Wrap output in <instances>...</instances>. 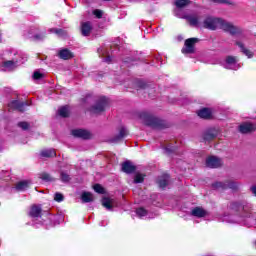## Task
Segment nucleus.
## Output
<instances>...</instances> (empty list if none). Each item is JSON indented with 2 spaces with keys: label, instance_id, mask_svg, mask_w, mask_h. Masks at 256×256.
Wrapping results in <instances>:
<instances>
[{
  "label": "nucleus",
  "instance_id": "37",
  "mask_svg": "<svg viewBox=\"0 0 256 256\" xmlns=\"http://www.w3.org/2000/svg\"><path fill=\"white\" fill-rule=\"evenodd\" d=\"M18 127L23 129V131H27V129H29V123H27V122H19L18 123Z\"/></svg>",
  "mask_w": 256,
  "mask_h": 256
},
{
  "label": "nucleus",
  "instance_id": "20",
  "mask_svg": "<svg viewBox=\"0 0 256 256\" xmlns=\"http://www.w3.org/2000/svg\"><path fill=\"white\" fill-rule=\"evenodd\" d=\"M158 185L161 189H165L167 185H169V175L163 174L158 178Z\"/></svg>",
  "mask_w": 256,
  "mask_h": 256
},
{
  "label": "nucleus",
  "instance_id": "14",
  "mask_svg": "<svg viewBox=\"0 0 256 256\" xmlns=\"http://www.w3.org/2000/svg\"><path fill=\"white\" fill-rule=\"evenodd\" d=\"M92 29H93V25L91 24V22H83L81 24V33L84 37H89Z\"/></svg>",
  "mask_w": 256,
  "mask_h": 256
},
{
  "label": "nucleus",
  "instance_id": "43",
  "mask_svg": "<svg viewBox=\"0 0 256 256\" xmlns=\"http://www.w3.org/2000/svg\"><path fill=\"white\" fill-rule=\"evenodd\" d=\"M214 3H229L227 0H213Z\"/></svg>",
  "mask_w": 256,
  "mask_h": 256
},
{
  "label": "nucleus",
  "instance_id": "5",
  "mask_svg": "<svg viewBox=\"0 0 256 256\" xmlns=\"http://www.w3.org/2000/svg\"><path fill=\"white\" fill-rule=\"evenodd\" d=\"M224 68L237 71V69L241 68V65L239 64V59H237V57L228 56L225 60Z\"/></svg>",
  "mask_w": 256,
  "mask_h": 256
},
{
  "label": "nucleus",
  "instance_id": "7",
  "mask_svg": "<svg viewBox=\"0 0 256 256\" xmlns=\"http://www.w3.org/2000/svg\"><path fill=\"white\" fill-rule=\"evenodd\" d=\"M26 39H31L32 41H43L44 35L37 33V28L32 27L24 33Z\"/></svg>",
  "mask_w": 256,
  "mask_h": 256
},
{
  "label": "nucleus",
  "instance_id": "24",
  "mask_svg": "<svg viewBox=\"0 0 256 256\" xmlns=\"http://www.w3.org/2000/svg\"><path fill=\"white\" fill-rule=\"evenodd\" d=\"M102 205L103 207H105V209L111 211L113 209V200H111L110 198H103Z\"/></svg>",
  "mask_w": 256,
  "mask_h": 256
},
{
  "label": "nucleus",
  "instance_id": "16",
  "mask_svg": "<svg viewBox=\"0 0 256 256\" xmlns=\"http://www.w3.org/2000/svg\"><path fill=\"white\" fill-rule=\"evenodd\" d=\"M240 133H251V131H255V125L252 123H243L239 126Z\"/></svg>",
  "mask_w": 256,
  "mask_h": 256
},
{
  "label": "nucleus",
  "instance_id": "8",
  "mask_svg": "<svg viewBox=\"0 0 256 256\" xmlns=\"http://www.w3.org/2000/svg\"><path fill=\"white\" fill-rule=\"evenodd\" d=\"M195 43H199L198 38H189L185 41V47L182 48V53L189 54L195 53Z\"/></svg>",
  "mask_w": 256,
  "mask_h": 256
},
{
  "label": "nucleus",
  "instance_id": "12",
  "mask_svg": "<svg viewBox=\"0 0 256 256\" xmlns=\"http://www.w3.org/2000/svg\"><path fill=\"white\" fill-rule=\"evenodd\" d=\"M191 215L193 217H198V219H201L203 217H207L209 213L207 212V210L203 209L202 207H195L194 209H192Z\"/></svg>",
  "mask_w": 256,
  "mask_h": 256
},
{
  "label": "nucleus",
  "instance_id": "29",
  "mask_svg": "<svg viewBox=\"0 0 256 256\" xmlns=\"http://www.w3.org/2000/svg\"><path fill=\"white\" fill-rule=\"evenodd\" d=\"M186 19L189 21L190 25L193 27L199 26V18L197 16H187Z\"/></svg>",
  "mask_w": 256,
  "mask_h": 256
},
{
  "label": "nucleus",
  "instance_id": "44",
  "mask_svg": "<svg viewBox=\"0 0 256 256\" xmlns=\"http://www.w3.org/2000/svg\"><path fill=\"white\" fill-rule=\"evenodd\" d=\"M166 153H172L173 148L166 147L165 148Z\"/></svg>",
  "mask_w": 256,
  "mask_h": 256
},
{
  "label": "nucleus",
  "instance_id": "10",
  "mask_svg": "<svg viewBox=\"0 0 256 256\" xmlns=\"http://www.w3.org/2000/svg\"><path fill=\"white\" fill-rule=\"evenodd\" d=\"M206 165L211 169H217V167L223 165V161L218 157L210 156L206 159Z\"/></svg>",
  "mask_w": 256,
  "mask_h": 256
},
{
  "label": "nucleus",
  "instance_id": "42",
  "mask_svg": "<svg viewBox=\"0 0 256 256\" xmlns=\"http://www.w3.org/2000/svg\"><path fill=\"white\" fill-rule=\"evenodd\" d=\"M112 58L111 56H107L106 58H104V63H111Z\"/></svg>",
  "mask_w": 256,
  "mask_h": 256
},
{
  "label": "nucleus",
  "instance_id": "38",
  "mask_svg": "<svg viewBox=\"0 0 256 256\" xmlns=\"http://www.w3.org/2000/svg\"><path fill=\"white\" fill-rule=\"evenodd\" d=\"M40 179H42V181H51V175H49L47 173H42L40 175Z\"/></svg>",
  "mask_w": 256,
  "mask_h": 256
},
{
  "label": "nucleus",
  "instance_id": "31",
  "mask_svg": "<svg viewBox=\"0 0 256 256\" xmlns=\"http://www.w3.org/2000/svg\"><path fill=\"white\" fill-rule=\"evenodd\" d=\"M25 105V103L20 102L19 100H15L12 102V107H15V109H18V111H23Z\"/></svg>",
  "mask_w": 256,
  "mask_h": 256
},
{
  "label": "nucleus",
  "instance_id": "46",
  "mask_svg": "<svg viewBox=\"0 0 256 256\" xmlns=\"http://www.w3.org/2000/svg\"><path fill=\"white\" fill-rule=\"evenodd\" d=\"M13 55H17V52H16V51H13Z\"/></svg>",
  "mask_w": 256,
  "mask_h": 256
},
{
  "label": "nucleus",
  "instance_id": "39",
  "mask_svg": "<svg viewBox=\"0 0 256 256\" xmlns=\"http://www.w3.org/2000/svg\"><path fill=\"white\" fill-rule=\"evenodd\" d=\"M143 175L141 174H136L134 178V183H143Z\"/></svg>",
  "mask_w": 256,
  "mask_h": 256
},
{
  "label": "nucleus",
  "instance_id": "9",
  "mask_svg": "<svg viewBox=\"0 0 256 256\" xmlns=\"http://www.w3.org/2000/svg\"><path fill=\"white\" fill-rule=\"evenodd\" d=\"M23 58L19 57V58H12V60H8L4 62V67L5 69H8V71H13V69H15V67H17V65H21L23 63H25V61H22Z\"/></svg>",
  "mask_w": 256,
  "mask_h": 256
},
{
  "label": "nucleus",
  "instance_id": "4",
  "mask_svg": "<svg viewBox=\"0 0 256 256\" xmlns=\"http://www.w3.org/2000/svg\"><path fill=\"white\" fill-rule=\"evenodd\" d=\"M109 105V101L107 100L106 97H102L99 99V101L96 102L94 106L91 107L90 111L91 113H103L105 109H107Z\"/></svg>",
  "mask_w": 256,
  "mask_h": 256
},
{
  "label": "nucleus",
  "instance_id": "45",
  "mask_svg": "<svg viewBox=\"0 0 256 256\" xmlns=\"http://www.w3.org/2000/svg\"><path fill=\"white\" fill-rule=\"evenodd\" d=\"M251 191L256 196V185L251 188Z\"/></svg>",
  "mask_w": 256,
  "mask_h": 256
},
{
  "label": "nucleus",
  "instance_id": "41",
  "mask_svg": "<svg viewBox=\"0 0 256 256\" xmlns=\"http://www.w3.org/2000/svg\"><path fill=\"white\" fill-rule=\"evenodd\" d=\"M48 219H49V221H50V224H53V222H51V221H54V219H57V216H54V215L49 214V215H48Z\"/></svg>",
  "mask_w": 256,
  "mask_h": 256
},
{
  "label": "nucleus",
  "instance_id": "11",
  "mask_svg": "<svg viewBox=\"0 0 256 256\" xmlns=\"http://www.w3.org/2000/svg\"><path fill=\"white\" fill-rule=\"evenodd\" d=\"M73 137H78L79 139H91V133L83 129H74L71 131Z\"/></svg>",
  "mask_w": 256,
  "mask_h": 256
},
{
  "label": "nucleus",
  "instance_id": "15",
  "mask_svg": "<svg viewBox=\"0 0 256 256\" xmlns=\"http://www.w3.org/2000/svg\"><path fill=\"white\" fill-rule=\"evenodd\" d=\"M58 57L67 61V59H73V53L69 49L65 48L58 52Z\"/></svg>",
  "mask_w": 256,
  "mask_h": 256
},
{
  "label": "nucleus",
  "instance_id": "35",
  "mask_svg": "<svg viewBox=\"0 0 256 256\" xmlns=\"http://www.w3.org/2000/svg\"><path fill=\"white\" fill-rule=\"evenodd\" d=\"M65 199V197L63 196V194L57 192L54 195V201H57V203H61V201H63Z\"/></svg>",
  "mask_w": 256,
  "mask_h": 256
},
{
  "label": "nucleus",
  "instance_id": "28",
  "mask_svg": "<svg viewBox=\"0 0 256 256\" xmlns=\"http://www.w3.org/2000/svg\"><path fill=\"white\" fill-rule=\"evenodd\" d=\"M189 3H191L190 0H176L174 2V5H176V7L178 9H183V7H187V5H189Z\"/></svg>",
  "mask_w": 256,
  "mask_h": 256
},
{
  "label": "nucleus",
  "instance_id": "21",
  "mask_svg": "<svg viewBox=\"0 0 256 256\" xmlns=\"http://www.w3.org/2000/svg\"><path fill=\"white\" fill-rule=\"evenodd\" d=\"M29 185H31V182L24 180V181L18 182L16 184L15 189H16V191H25L29 188Z\"/></svg>",
  "mask_w": 256,
  "mask_h": 256
},
{
  "label": "nucleus",
  "instance_id": "34",
  "mask_svg": "<svg viewBox=\"0 0 256 256\" xmlns=\"http://www.w3.org/2000/svg\"><path fill=\"white\" fill-rule=\"evenodd\" d=\"M60 177H61V181H63V183H69V181H71V177L69 176V174H67L65 172H61Z\"/></svg>",
  "mask_w": 256,
  "mask_h": 256
},
{
  "label": "nucleus",
  "instance_id": "33",
  "mask_svg": "<svg viewBox=\"0 0 256 256\" xmlns=\"http://www.w3.org/2000/svg\"><path fill=\"white\" fill-rule=\"evenodd\" d=\"M93 189L96 193H99L100 195H103V193H105V188H103V186H101V184H95L93 186Z\"/></svg>",
  "mask_w": 256,
  "mask_h": 256
},
{
  "label": "nucleus",
  "instance_id": "27",
  "mask_svg": "<svg viewBox=\"0 0 256 256\" xmlns=\"http://www.w3.org/2000/svg\"><path fill=\"white\" fill-rule=\"evenodd\" d=\"M58 115L60 117H69V106H62L58 109Z\"/></svg>",
  "mask_w": 256,
  "mask_h": 256
},
{
  "label": "nucleus",
  "instance_id": "23",
  "mask_svg": "<svg viewBox=\"0 0 256 256\" xmlns=\"http://www.w3.org/2000/svg\"><path fill=\"white\" fill-rule=\"evenodd\" d=\"M215 137H217V130H208L204 134L205 141H211V139H215Z\"/></svg>",
  "mask_w": 256,
  "mask_h": 256
},
{
  "label": "nucleus",
  "instance_id": "6",
  "mask_svg": "<svg viewBox=\"0 0 256 256\" xmlns=\"http://www.w3.org/2000/svg\"><path fill=\"white\" fill-rule=\"evenodd\" d=\"M213 189H232L235 191L238 189V185L236 182L228 181V182H215L212 184Z\"/></svg>",
  "mask_w": 256,
  "mask_h": 256
},
{
  "label": "nucleus",
  "instance_id": "19",
  "mask_svg": "<svg viewBox=\"0 0 256 256\" xmlns=\"http://www.w3.org/2000/svg\"><path fill=\"white\" fill-rule=\"evenodd\" d=\"M127 135H129V131L127 130V128H125V127L122 126V127L120 128L119 135L116 136V137L112 140V142H113V143H119V141H121V139H123L124 137H127Z\"/></svg>",
  "mask_w": 256,
  "mask_h": 256
},
{
  "label": "nucleus",
  "instance_id": "22",
  "mask_svg": "<svg viewBox=\"0 0 256 256\" xmlns=\"http://www.w3.org/2000/svg\"><path fill=\"white\" fill-rule=\"evenodd\" d=\"M198 117L201 119H211V110L209 108H203L199 110Z\"/></svg>",
  "mask_w": 256,
  "mask_h": 256
},
{
  "label": "nucleus",
  "instance_id": "26",
  "mask_svg": "<svg viewBox=\"0 0 256 256\" xmlns=\"http://www.w3.org/2000/svg\"><path fill=\"white\" fill-rule=\"evenodd\" d=\"M55 155H57V153L55 152V149H53V148L41 151L42 157H55Z\"/></svg>",
  "mask_w": 256,
  "mask_h": 256
},
{
  "label": "nucleus",
  "instance_id": "32",
  "mask_svg": "<svg viewBox=\"0 0 256 256\" xmlns=\"http://www.w3.org/2000/svg\"><path fill=\"white\" fill-rule=\"evenodd\" d=\"M136 215H138L140 219H143V217H147V210H145L144 208H138L136 209Z\"/></svg>",
  "mask_w": 256,
  "mask_h": 256
},
{
  "label": "nucleus",
  "instance_id": "13",
  "mask_svg": "<svg viewBox=\"0 0 256 256\" xmlns=\"http://www.w3.org/2000/svg\"><path fill=\"white\" fill-rule=\"evenodd\" d=\"M41 211H43L41 206L33 205L30 208L29 215L32 219H39V217H41Z\"/></svg>",
  "mask_w": 256,
  "mask_h": 256
},
{
  "label": "nucleus",
  "instance_id": "2",
  "mask_svg": "<svg viewBox=\"0 0 256 256\" xmlns=\"http://www.w3.org/2000/svg\"><path fill=\"white\" fill-rule=\"evenodd\" d=\"M204 29H209L210 31H215L216 29H222L230 35H239L241 34V28L233 25L231 22L213 16H208L203 20Z\"/></svg>",
  "mask_w": 256,
  "mask_h": 256
},
{
  "label": "nucleus",
  "instance_id": "18",
  "mask_svg": "<svg viewBox=\"0 0 256 256\" xmlns=\"http://www.w3.org/2000/svg\"><path fill=\"white\" fill-rule=\"evenodd\" d=\"M236 45L241 49V52H242L244 55H246V57H248V59H252L253 55H255V54L253 53V51H251V50L245 48V45H244L242 42L237 41V42H236Z\"/></svg>",
  "mask_w": 256,
  "mask_h": 256
},
{
  "label": "nucleus",
  "instance_id": "1",
  "mask_svg": "<svg viewBox=\"0 0 256 256\" xmlns=\"http://www.w3.org/2000/svg\"><path fill=\"white\" fill-rule=\"evenodd\" d=\"M229 209L232 213H236V215H224L222 221L225 223H243L245 219L251 217V209H253V206L245 202H232L229 205Z\"/></svg>",
  "mask_w": 256,
  "mask_h": 256
},
{
  "label": "nucleus",
  "instance_id": "36",
  "mask_svg": "<svg viewBox=\"0 0 256 256\" xmlns=\"http://www.w3.org/2000/svg\"><path fill=\"white\" fill-rule=\"evenodd\" d=\"M43 77H45V74L39 71H35L33 74V79H35L36 81H39V79H43Z\"/></svg>",
  "mask_w": 256,
  "mask_h": 256
},
{
  "label": "nucleus",
  "instance_id": "30",
  "mask_svg": "<svg viewBox=\"0 0 256 256\" xmlns=\"http://www.w3.org/2000/svg\"><path fill=\"white\" fill-rule=\"evenodd\" d=\"M49 32L55 33L56 35H58V37H65V35H67V32H65L63 29H57V28H51Z\"/></svg>",
  "mask_w": 256,
  "mask_h": 256
},
{
  "label": "nucleus",
  "instance_id": "17",
  "mask_svg": "<svg viewBox=\"0 0 256 256\" xmlns=\"http://www.w3.org/2000/svg\"><path fill=\"white\" fill-rule=\"evenodd\" d=\"M122 171L127 174L135 173V165L130 161L122 163Z\"/></svg>",
  "mask_w": 256,
  "mask_h": 256
},
{
  "label": "nucleus",
  "instance_id": "40",
  "mask_svg": "<svg viewBox=\"0 0 256 256\" xmlns=\"http://www.w3.org/2000/svg\"><path fill=\"white\" fill-rule=\"evenodd\" d=\"M93 15H95V17H97V19H101V17H103V11L96 9L93 11Z\"/></svg>",
  "mask_w": 256,
  "mask_h": 256
},
{
  "label": "nucleus",
  "instance_id": "25",
  "mask_svg": "<svg viewBox=\"0 0 256 256\" xmlns=\"http://www.w3.org/2000/svg\"><path fill=\"white\" fill-rule=\"evenodd\" d=\"M81 199L83 203H91V201H93V194H91V192H83Z\"/></svg>",
  "mask_w": 256,
  "mask_h": 256
},
{
  "label": "nucleus",
  "instance_id": "3",
  "mask_svg": "<svg viewBox=\"0 0 256 256\" xmlns=\"http://www.w3.org/2000/svg\"><path fill=\"white\" fill-rule=\"evenodd\" d=\"M140 118H142L145 125H148V127H153L154 129H157V128L161 127V125H163V122L159 118H157L153 115L147 114L145 112H143L140 115Z\"/></svg>",
  "mask_w": 256,
  "mask_h": 256
}]
</instances>
